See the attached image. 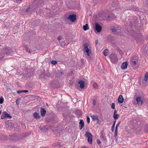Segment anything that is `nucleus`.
<instances>
[{"mask_svg": "<svg viewBox=\"0 0 148 148\" xmlns=\"http://www.w3.org/2000/svg\"><path fill=\"white\" fill-rule=\"evenodd\" d=\"M110 59L112 62L116 63L118 61V58L116 55L113 54H111L110 56Z\"/></svg>", "mask_w": 148, "mask_h": 148, "instance_id": "f257e3e1", "label": "nucleus"}, {"mask_svg": "<svg viewBox=\"0 0 148 148\" xmlns=\"http://www.w3.org/2000/svg\"><path fill=\"white\" fill-rule=\"evenodd\" d=\"M88 45L87 43H85L84 45V50L88 56H89L91 53V51L90 49L88 48Z\"/></svg>", "mask_w": 148, "mask_h": 148, "instance_id": "f03ea898", "label": "nucleus"}, {"mask_svg": "<svg viewBox=\"0 0 148 148\" xmlns=\"http://www.w3.org/2000/svg\"><path fill=\"white\" fill-rule=\"evenodd\" d=\"M5 118L10 119L12 118V116L6 112L5 111L3 113L1 118V119H3Z\"/></svg>", "mask_w": 148, "mask_h": 148, "instance_id": "7ed1b4c3", "label": "nucleus"}, {"mask_svg": "<svg viewBox=\"0 0 148 148\" xmlns=\"http://www.w3.org/2000/svg\"><path fill=\"white\" fill-rule=\"evenodd\" d=\"M67 19L72 22H74L76 20V15L74 14H70L68 17Z\"/></svg>", "mask_w": 148, "mask_h": 148, "instance_id": "20e7f679", "label": "nucleus"}, {"mask_svg": "<svg viewBox=\"0 0 148 148\" xmlns=\"http://www.w3.org/2000/svg\"><path fill=\"white\" fill-rule=\"evenodd\" d=\"M102 27L99 24L97 23H95V29L96 31L98 32H100L102 30Z\"/></svg>", "mask_w": 148, "mask_h": 148, "instance_id": "39448f33", "label": "nucleus"}, {"mask_svg": "<svg viewBox=\"0 0 148 148\" xmlns=\"http://www.w3.org/2000/svg\"><path fill=\"white\" fill-rule=\"evenodd\" d=\"M40 113L42 117H43L45 116L46 113V110L42 107L40 108Z\"/></svg>", "mask_w": 148, "mask_h": 148, "instance_id": "423d86ee", "label": "nucleus"}, {"mask_svg": "<svg viewBox=\"0 0 148 148\" xmlns=\"http://www.w3.org/2000/svg\"><path fill=\"white\" fill-rule=\"evenodd\" d=\"M124 101V99L122 95H120L118 99V103H122Z\"/></svg>", "mask_w": 148, "mask_h": 148, "instance_id": "0eeeda50", "label": "nucleus"}, {"mask_svg": "<svg viewBox=\"0 0 148 148\" xmlns=\"http://www.w3.org/2000/svg\"><path fill=\"white\" fill-rule=\"evenodd\" d=\"M78 84H79V87L81 88H84L85 85L84 82L83 81L80 80L78 82Z\"/></svg>", "mask_w": 148, "mask_h": 148, "instance_id": "6e6552de", "label": "nucleus"}, {"mask_svg": "<svg viewBox=\"0 0 148 148\" xmlns=\"http://www.w3.org/2000/svg\"><path fill=\"white\" fill-rule=\"evenodd\" d=\"M79 124V129L81 130L84 127V123L82 120H80Z\"/></svg>", "mask_w": 148, "mask_h": 148, "instance_id": "1a4fd4ad", "label": "nucleus"}, {"mask_svg": "<svg viewBox=\"0 0 148 148\" xmlns=\"http://www.w3.org/2000/svg\"><path fill=\"white\" fill-rule=\"evenodd\" d=\"M127 62H123L122 64L121 67L122 69H126L127 66Z\"/></svg>", "mask_w": 148, "mask_h": 148, "instance_id": "9d476101", "label": "nucleus"}, {"mask_svg": "<svg viewBox=\"0 0 148 148\" xmlns=\"http://www.w3.org/2000/svg\"><path fill=\"white\" fill-rule=\"evenodd\" d=\"M33 115L34 117L36 119H39L40 118V116L39 114L36 112H34Z\"/></svg>", "mask_w": 148, "mask_h": 148, "instance_id": "9b49d317", "label": "nucleus"}, {"mask_svg": "<svg viewBox=\"0 0 148 148\" xmlns=\"http://www.w3.org/2000/svg\"><path fill=\"white\" fill-rule=\"evenodd\" d=\"M137 56H134L132 58L133 61L132 62V64L134 66H135L136 64V60H137Z\"/></svg>", "mask_w": 148, "mask_h": 148, "instance_id": "f8f14e48", "label": "nucleus"}, {"mask_svg": "<svg viewBox=\"0 0 148 148\" xmlns=\"http://www.w3.org/2000/svg\"><path fill=\"white\" fill-rule=\"evenodd\" d=\"M90 117L92 118V120L94 121H95L97 119V118H98V116L97 115H90Z\"/></svg>", "mask_w": 148, "mask_h": 148, "instance_id": "ddd939ff", "label": "nucleus"}, {"mask_svg": "<svg viewBox=\"0 0 148 148\" xmlns=\"http://www.w3.org/2000/svg\"><path fill=\"white\" fill-rule=\"evenodd\" d=\"M148 79V73L147 72L146 73L145 75L143 81V82L144 83L146 82L147 79Z\"/></svg>", "mask_w": 148, "mask_h": 148, "instance_id": "4468645a", "label": "nucleus"}, {"mask_svg": "<svg viewBox=\"0 0 148 148\" xmlns=\"http://www.w3.org/2000/svg\"><path fill=\"white\" fill-rule=\"evenodd\" d=\"M85 136L86 137L88 138L91 137H92L91 133H89L88 131L86 132L85 134Z\"/></svg>", "mask_w": 148, "mask_h": 148, "instance_id": "2eb2a0df", "label": "nucleus"}, {"mask_svg": "<svg viewBox=\"0 0 148 148\" xmlns=\"http://www.w3.org/2000/svg\"><path fill=\"white\" fill-rule=\"evenodd\" d=\"M83 29L84 31H86L89 28L88 24H86L85 25H83Z\"/></svg>", "mask_w": 148, "mask_h": 148, "instance_id": "dca6fc26", "label": "nucleus"}, {"mask_svg": "<svg viewBox=\"0 0 148 148\" xmlns=\"http://www.w3.org/2000/svg\"><path fill=\"white\" fill-rule=\"evenodd\" d=\"M112 32V33H114L115 34H116V32H119V29H116L114 28H112L111 29Z\"/></svg>", "mask_w": 148, "mask_h": 148, "instance_id": "f3484780", "label": "nucleus"}, {"mask_svg": "<svg viewBox=\"0 0 148 148\" xmlns=\"http://www.w3.org/2000/svg\"><path fill=\"white\" fill-rule=\"evenodd\" d=\"M28 90H19L17 91V93L18 94H21V93H25L28 92Z\"/></svg>", "mask_w": 148, "mask_h": 148, "instance_id": "a211bd4d", "label": "nucleus"}, {"mask_svg": "<svg viewBox=\"0 0 148 148\" xmlns=\"http://www.w3.org/2000/svg\"><path fill=\"white\" fill-rule=\"evenodd\" d=\"M136 100L137 102V104L140 105V102L141 100L140 97H136Z\"/></svg>", "mask_w": 148, "mask_h": 148, "instance_id": "6ab92c4d", "label": "nucleus"}, {"mask_svg": "<svg viewBox=\"0 0 148 148\" xmlns=\"http://www.w3.org/2000/svg\"><path fill=\"white\" fill-rule=\"evenodd\" d=\"M138 8L136 6H133L131 8V10L134 11H138Z\"/></svg>", "mask_w": 148, "mask_h": 148, "instance_id": "aec40b11", "label": "nucleus"}, {"mask_svg": "<svg viewBox=\"0 0 148 148\" xmlns=\"http://www.w3.org/2000/svg\"><path fill=\"white\" fill-rule=\"evenodd\" d=\"M88 141L89 143L91 144L92 143V137H91L90 138H88Z\"/></svg>", "mask_w": 148, "mask_h": 148, "instance_id": "412c9836", "label": "nucleus"}, {"mask_svg": "<svg viewBox=\"0 0 148 148\" xmlns=\"http://www.w3.org/2000/svg\"><path fill=\"white\" fill-rule=\"evenodd\" d=\"M108 49H106L104 51L103 54L105 56H106L108 55Z\"/></svg>", "mask_w": 148, "mask_h": 148, "instance_id": "4be33fe9", "label": "nucleus"}, {"mask_svg": "<svg viewBox=\"0 0 148 148\" xmlns=\"http://www.w3.org/2000/svg\"><path fill=\"white\" fill-rule=\"evenodd\" d=\"M119 32H116V34H118L120 36H123V33L122 32V31L119 29Z\"/></svg>", "mask_w": 148, "mask_h": 148, "instance_id": "5701e85b", "label": "nucleus"}, {"mask_svg": "<svg viewBox=\"0 0 148 148\" xmlns=\"http://www.w3.org/2000/svg\"><path fill=\"white\" fill-rule=\"evenodd\" d=\"M119 116L118 114H117L115 113L113 115V117L114 119L116 120L118 119V117Z\"/></svg>", "mask_w": 148, "mask_h": 148, "instance_id": "b1692460", "label": "nucleus"}, {"mask_svg": "<svg viewBox=\"0 0 148 148\" xmlns=\"http://www.w3.org/2000/svg\"><path fill=\"white\" fill-rule=\"evenodd\" d=\"M116 122V121H114V122L112 124V127L111 128V130L112 132H113L114 131V127H115V124Z\"/></svg>", "mask_w": 148, "mask_h": 148, "instance_id": "393cba45", "label": "nucleus"}, {"mask_svg": "<svg viewBox=\"0 0 148 148\" xmlns=\"http://www.w3.org/2000/svg\"><path fill=\"white\" fill-rule=\"evenodd\" d=\"M40 129L41 130H48V128L46 126H42L40 127Z\"/></svg>", "mask_w": 148, "mask_h": 148, "instance_id": "a878e982", "label": "nucleus"}, {"mask_svg": "<svg viewBox=\"0 0 148 148\" xmlns=\"http://www.w3.org/2000/svg\"><path fill=\"white\" fill-rule=\"evenodd\" d=\"M93 86L94 88L95 89H97L98 88V85L96 83L93 84Z\"/></svg>", "mask_w": 148, "mask_h": 148, "instance_id": "bb28decb", "label": "nucleus"}, {"mask_svg": "<svg viewBox=\"0 0 148 148\" xmlns=\"http://www.w3.org/2000/svg\"><path fill=\"white\" fill-rule=\"evenodd\" d=\"M25 49L29 53H31V51L30 50V49L26 46L25 47Z\"/></svg>", "mask_w": 148, "mask_h": 148, "instance_id": "cd10ccee", "label": "nucleus"}, {"mask_svg": "<svg viewBox=\"0 0 148 148\" xmlns=\"http://www.w3.org/2000/svg\"><path fill=\"white\" fill-rule=\"evenodd\" d=\"M3 102V98L2 97H1L0 98V104H2Z\"/></svg>", "mask_w": 148, "mask_h": 148, "instance_id": "c85d7f7f", "label": "nucleus"}, {"mask_svg": "<svg viewBox=\"0 0 148 148\" xmlns=\"http://www.w3.org/2000/svg\"><path fill=\"white\" fill-rule=\"evenodd\" d=\"M108 18L109 19H110V18H115V16H113L112 14L111 16L110 15H108Z\"/></svg>", "mask_w": 148, "mask_h": 148, "instance_id": "c756f323", "label": "nucleus"}, {"mask_svg": "<svg viewBox=\"0 0 148 148\" xmlns=\"http://www.w3.org/2000/svg\"><path fill=\"white\" fill-rule=\"evenodd\" d=\"M121 122L120 121L119 122V123L116 124V126L115 130H118V127H119V125H120V124H121Z\"/></svg>", "mask_w": 148, "mask_h": 148, "instance_id": "7c9ffc66", "label": "nucleus"}, {"mask_svg": "<svg viewBox=\"0 0 148 148\" xmlns=\"http://www.w3.org/2000/svg\"><path fill=\"white\" fill-rule=\"evenodd\" d=\"M5 53L6 54H7V55H11V52L10 51V50H9V51H5Z\"/></svg>", "mask_w": 148, "mask_h": 148, "instance_id": "2f4dec72", "label": "nucleus"}, {"mask_svg": "<svg viewBox=\"0 0 148 148\" xmlns=\"http://www.w3.org/2000/svg\"><path fill=\"white\" fill-rule=\"evenodd\" d=\"M58 39L59 41H61L63 39L62 37L61 36H60L58 38Z\"/></svg>", "mask_w": 148, "mask_h": 148, "instance_id": "473e14b6", "label": "nucleus"}, {"mask_svg": "<svg viewBox=\"0 0 148 148\" xmlns=\"http://www.w3.org/2000/svg\"><path fill=\"white\" fill-rule=\"evenodd\" d=\"M60 42L61 43V45H64L66 44L62 40L61 41H60Z\"/></svg>", "mask_w": 148, "mask_h": 148, "instance_id": "72a5a7b5", "label": "nucleus"}, {"mask_svg": "<svg viewBox=\"0 0 148 148\" xmlns=\"http://www.w3.org/2000/svg\"><path fill=\"white\" fill-rule=\"evenodd\" d=\"M51 63L52 64L54 65L57 64V62L56 61L53 60L51 61Z\"/></svg>", "mask_w": 148, "mask_h": 148, "instance_id": "f704fd0d", "label": "nucleus"}, {"mask_svg": "<svg viewBox=\"0 0 148 148\" xmlns=\"http://www.w3.org/2000/svg\"><path fill=\"white\" fill-rule=\"evenodd\" d=\"M145 131L148 132V124L145 125Z\"/></svg>", "mask_w": 148, "mask_h": 148, "instance_id": "c9c22d12", "label": "nucleus"}, {"mask_svg": "<svg viewBox=\"0 0 148 148\" xmlns=\"http://www.w3.org/2000/svg\"><path fill=\"white\" fill-rule=\"evenodd\" d=\"M117 132H118V130H115V133H114V136L115 137H116L117 136Z\"/></svg>", "mask_w": 148, "mask_h": 148, "instance_id": "e433bc0d", "label": "nucleus"}, {"mask_svg": "<svg viewBox=\"0 0 148 148\" xmlns=\"http://www.w3.org/2000/svg\"><path fill=\"white\" fill-rule=\"evenodd\" d=\"M115 104L114 103H112V105H111V108L113 109H115Z\"/></svg>", "mask_w": 148, "mask_h": 148, "instance_id": "4c0bfd02", "label": "nucleus"}, {"mask_svg": "<svg viewBox=\"0 0 148 148\" xmlns=\"http://www.w3.org/2000/svg\"><path fill=\"white\" fill-rule=\"evenodd\" d=\"M87 121L88 123H89L90 122V119L88 116H87Z\"/></svg>", "mask_w": 148, "mask_h": 148, "instance_id": "58836bf2", "label": "nucleus"}, {"mask_svg": "<svg viewBox=\"0 0 148 148\" xmlns=\"http://www.w3.org/2000/svg\"><path fill=\"white\" fill-rule=\"evenodd\" d=\"M97 142L99 145H100V144L101 143V141L99 139L97 140Z\"/></svg>", "mask_w": 148, "mask_h": 148, "instance_id": "ea45409f", "label": "nucleus"}, {"mask_svg": "<svg viewBox=\"0 0 148 148\" xmlns=\"http://www.w3.org/2000/svg\"><path fill=\"white\" fill-rule=\"evenodd\" d=\"M4 54H3L2 55L0 56V59H2L4 57Z\"/></svg>", "mask_w": 148, "mask_h": 148, "instance_id": "a19ab883", "label": "nucleus"}, {"mask_svg": "<svg viewBox=\"0 0 148 148\" xmlns=\"http://www.w3.org/2000/svg\"><path fill=\"white\" fill-rule=\"evenodd\" d=\"M50 75L49 74H47L45 75V77L47 76L48 77H49Z\"/></svg>", "mask_w": 148, "mask_h": 148, "instance_id": "79ce46f5", "label": "nucleus"}, {"mask_svg": "<svg viewBox=\"0 0 148 148\" xmlns=\"http://www.w3.org/2000/svg\"><path fill=\"white\" fill-rule=\"evenodd\" d=\"M96 101L95 100H93V104L94 106H95V105Z\"/></svg>", "mask_w": 148, "mask_h": 148, "instance_id": "37998d69", "label": "nucleus"}, {"mask_svg": "<svg viewBox=\"0 0 148 148\" xmlns=\"http://www.w3.org/2000/svg\"><path fill=\"white\" fill-rule=\"evenodd\" d=\"M140 102V105H141L142 104H143V101L141 99Z\"/></svg>", "mask_w": 148, "mask_h": 148, "instance_id": "c03bdc74", "label": "nucleus"}, {"mask_svg": "<svg viewBox=\"0 0 148 148\" xmlns=\"http://www.w3.org/2000/svg\"><path fill=\"white\" fill-rule=\"evenodd\" d=\"M30 9L29 7L26 10V12H27Z\"/></svg>", "mask_w": 148, "mask_h": 148, "instance_id": "a18cd8bd", "label": "nucleus"}, {"mask_svg": "<svg viewBox=\"0 0 148 148\" xmlns=\"http://www.w3.org/2000/svg\"><path fill=\"white\" fill-rule=\"evenodd\" d=\"M96 120L97 121V123L98 124L99 123V119H98V118H97V119Z\"/></svg>", "mask_w": 148, "mask_h": 148, "instance_id": "49530a36", "label": "nucleus"}, {"mask_svg": "<svg viewBox=\"0 0 148 148\" xmlns=\"http://www.w3.org/2000/svg\"><path fill=\"white\" fill-rule=\"evenodd\" d=\"M84 61V59H82L81 60V62L82 63H83Z\"/></svg>", "mask_w": 148, "mask_h": 148, "instance_id": "de8ad7c7", "label": "nucleus"}, {"mask_svg": "<svg viewBox=\"0 0 148 148\" xmlns=\"http://www.w3.org/2000/svg\"><path fill=\"white\" fill-rule=\"evenodd\" d=\"M59 75H60V73L61 74V75H62L63 74V72H59Z\"/></svg>", "mask_w": 148, "mask_h": 148, "instance_id": "09e8293b", "label": "nucleus"}, {"mask_svg": "<svg viewBox=\"0 0 148 148\" xmlns=\"http://www.w3.org/2000/svg\"><path fill=\"white\" fill-rule=\"evenodd\" d=\"M133 25H133V23H132V22H131V26H133Z\"/></svg>", "mask_w": 148, "mask_h": 148, "instance_id": "8fccbe9b", "label": "nucleus"}, {"mask_svg": "<svg viewBox=\"0 0 148 148\" xmlns=\"http://www.w3.org/2000/svg\"><path fill=\"white\" fill-rule=\"evenodd\" d=\"M98 40H96V44H97L98 42Z\"/></svg>", "mask_w": 148, "mask_h": 148, "instance_id": "3c124183", "label": "nucleus"}, {"mask_svg": "<svg viewBox=\"0 0 148 148\" xmlns=\"http://www.w3.org/2000/svg\"><path fill=\"white\" fill-rule=\"evenodd\" d=\"M116 112V110H115L114 111V114Z\"/></svg>", "mask_w": 148, "mask_h": 148, "instance_id": "603ef678", "label": "nucleus"}, {"mask_svg": "<svg viewBox=\"0 0 148 148\" xmlns=\"http://www.w3.org/2000/svg\"><path fill=\"white\" fill-rule=\"evenodd\" d=\"M18 100V99H17V100H16V103H17V100Z\"/></svg>", "mask_w": 148, "mask_h": 148, "instance_id": "864d4df0", "label": "nucleus"}, {"mask_svg": "<svg viewBox=\"0 0 148 148\" xmlns=\"http://www.w3.org/2000/svg\"><path fill=\"white\" fill-rule=\"evenodd\" d=\"M1 111H0V114H1Z\"/></svg>", "mask_w": 148, "mask_h": 148, "instance_id": "5fc2aeb1", "label": "nucleus"}, {"mask_svg": "<svg viewBox=\"0 0 148 148\" xmlns=\"http://www.w3.org/2000/svg\"><path fill=\"white\" fill-rule=\"evenodd\" d=\"M0 46H1V45H0Z\"/></svg>", "mask_w": 148, "mask_h": 148, "instance_id": "6e6d98bb", "label": "nucleus"}, {"mask_svg": "<svg viewBox=\"0 0 148 148\" xmlns=\"http://www.w3.org/2000/svg\"><path fill=\"white\" fill-rule=\"evenodd\" d=\"M146 0L147 1V0Z\"/></svg>", "mask_w": 148, "mask_h": 148, "instance_id": "4d7b16f0", "label": "nucleus"}]
</instances>
